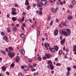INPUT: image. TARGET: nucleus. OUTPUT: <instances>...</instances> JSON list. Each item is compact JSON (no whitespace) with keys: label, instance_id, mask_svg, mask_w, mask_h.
Masks as SVG:
<instances>
[{"label":"nucleus","instance_id":"bb28decb","mask_svg":"<svg viewBox=\"0 0 76 76\" xmlns=\"http://www.w3.org/2000/svg\"><path fill=\"white\" fill-rule=\"evenodd\" d=\"M38 60H39V61H41L42 59H41V57L40 56L38 57Z\"/></svg>","mask_w":76,"mask_h":76},{"label":"nucleus","instance_id":"423d86ee","mask_svg":"<svg viewBox=\"0 0 76 76\" xmlns=\"http://www.w3.org/2000/svg\"><path fill=\"white\" fill-rule=\"evenodd\" d=\"M68 19L69 20L72 19H73V16H72V15H69L68 17Z\"/></svg>","mask_w":76,"mask_h":76},{"label":"nucleus","instance_id":"c03bdc74","mask_svg":"<svg viewBox=\"0 0 76 76\" xmlns=\"http://www.w3.org/2000/svg\"><path fill=\"white\" fill-rule=\"evenodd\" d=\"M18 76H22V74H21V73L19 72L18 73Z\"/></svg>","mask_w":76,"mask_h":76},{"label":"nucleus","instance_id":"09e8293b","mask_svg":"<svg viewBox=\"0 0 76 76\" xmlns=\"http://www.w3.org/2000/svg\"><path fill=\"white\" fill-rule=\"evenodd\" d=\"M14 6H15V7H17V6H19L18 4H14Z\"/></svg>","mask_w":76,"mask_h":76},{"label":"nucleus","instance_id":"f3484780","mask_svg":"<svg viewBox=\"0 0 76 76\" xmlns=\"http://www.w3.org/2000/svg\"><path fill=\"white\" fill-rule=\"evenodd\" d=\"M12 19L13 21H15L17 20V18L15 17H13L12 18Z\"/></svg>","mask_w":76,"mask_h":76},{"label":"nucleus","instance_id":"7c9ffc66","mask_svg":"<svg viewBox=\"0 0 76 76\" xmlns=\"http://www.w3.org/2000/svg\"><path fill=\"white\" fill-rule=\"evenodd\" d=\"M50 69H51L52 70H53L54 69V67L53 66V65H51V66H50Z\"/></svg>","mask_w":76,"mask_h":76},{"label":"nucleus","instance_id":"5701e85b","mask_svg":"<svg viewBox=\"0 0 76 76\" xmlns=\"http://www.w3.org/2000/svg\"><path fill=\"white\" fill-rule=\"evenodd\" d=\"M11 14L13 15H16L17 14V13H16V12H12L11 13Z\"/></svg>","mask_w":76,"mask_h":76},{"label":"nucleus","instance_id":"79ce46f5","mask_svg":"<svg viewBox=\"0 0 76 76\" xmlns=\"http://www.w3.org/2000/svg\"><path fill=\"white\" fill-rule=\"evenodd\" d=\"M2 53L3 54H5V53H6V52H5V51H4V50H2L1 51Z\"/></svg>","mask_w":76,"mask_h":76},{"label":"nucleus","instance_id":"a878e982","mask_svg":"<svg viewBox=\"0 0 76 76\" xmlns=\"http://www.w3.org/2000/svg\"><path fill=\"white\" fill-rule=\"evenodd\" d=\"M7 30L9 32H11V31L10 30V28H8L7 29Z\"/></svg>","mask_w":76,"mask_h":76},{"label":"nucleus","instance_id":"3c124183","mask_svg":"<svg viewBox=\"0 0 76 76\" xmlns=\"http://www.w3.org/2000/svg\"><path fill=\"white\" fill-rule=\"evenodd\" d=\"M13 31H16V27H14Z\"/></svg>","mask_w":76,"mask_h":76},{"label":"nucleus","instance_id":"680f3d73","mask_svg":"<svg viewBox=\"0 0 76 76\" xmlns=\"http://www.w3.org/2000/svg\"><path fill=\"white\" fill-rule=\"evenodd\" d=\"M57 60H58V58H56L55 59V61H57Z\"/></svg>","mask_w":76,"mask_h":76},{"label":"nucleus","instance_id":"37998d69","mask_svg":"<svg viewBox=\"0 0 76 76\" xmlns=\"http://www.w3.org/2000/svg\"><path fill=\"white\" fill-rule=\"evenodd\" d=\"M15 66V64H14V63L12 64L11 65H10V66L11 67H14Z\"/></svg>","mask_w":76,"mask_h":76},{"label":"nucleus","instance_id":"49530a36","mask_svg":"<svg viewBox=\"0 0 76 76\" xmlns=\"http://www.w3.org/2000/svg\"><path fill=\"white\" fill-rule=\"evenodd\" d=\"M9 16H10V15H9V14H8L7 15V17L8 18H10V17Z\"/></svg>","mask_w":76,"mask_h":76},{"label":"nucleus","instance_id":"9d476101","mask_svg":"<svg viewBox=\"0 0 76 76\" xmlns=\"http://www.w3.org/2000/svg\"><path fill=\"white\" fill-rule=\"evenodd\" d=\"M20 59L19 58V56H17L16 57V61L17 62V63H18Z\"/></svg>","mask_w":76,"mask_h":76},{"label":"nucleus","instance_id":"69168bd1","mask_svg":"<svg viewBox=\"0 0 76 76\" xmlns=\"http://www.w3.org/2000/svg\"><path fill=\"white\" fill-rule=\"evenodd\" d=\"M6 51H7V52L8 51V49H7V48H6L5 49V50Z\"/></svg>","mask_w":76,"mask_h":76},{"label":"nucleus","instance_id":"39448f33","mask_svg":"<svg viewBox=\"0 0 76 76\" xmlns=\"http://www.w3.org/2000/svg\"><path fill=\"white\" fill-rule=\"evenodd\" d=\"M54 48L56 51H57L58 50L59 48L58 47V46L54 45Z\"/></svg>","mask_w":76,"mask_h":76},{"label":"nucleus","instance_id":"a211bd4d","mask_svg":"<svg viewBox=\"0 0 76 76\" xmlns=\"http://www.w3.org/2000/svg\"><path fill=\"white\" fill-rule=\"evenodd\" d=\"M3 39L5 41H7V40H8V39H7V37L6 36H4L3 37Z\"/></svg>","mask_w":76,"mask_h":76},{"label":"nucleus","instance_id":"72a5a7b5","mask_svg":"<svg viewBox=\"0 0 76 76\" xmlns=\"http://www.w3.org/2000/svg\"><path fill=\"white\" fill-rule=\"evenodd\" d=\"M22 26L23 27H25V26H26V24L25 23H22Z\"/></svg>","mask_w":76,"mask_h":76},{"label":"nucleus","instance_id":"603ef678","mask_svg":"<svg viewBox=\"0 0 76 76\" xmlns=\"http://www.w3.org/2000/svg\"><path fill=\"white\" fill-rule=\"evenodd\" d=\"M25 4H26V5H27V6H28V5L29 4V2H26L25 3Z\"/></svg>","mask_w":76,"mask_h":76},{"label":"nucleus","instance_id":"4c0bfd02","mask_svg":"<svg viewBox=\"0 0 76 76\" xmlns=\"http://www.w3.org/2000/svg\"><path fill=\"white\" fill-rule=\"evenodd\" d=\"M74 49H73V51H75V49L76 48V45L74 46Z\"/></svg>","mask_w":76,"mask_h":76},{"label":"nucleus","instance_id":"6e6552de","mask_svg":"<svg viewBox=\"0 0 76 76\" xmlns=\"http://www.w3.org/2000/svg\"><path fill=\"white\" fill-rule=\"evenodd\" d=\"M58 33V30H56L54 32V35H57Z\"/></svg>","mask_w":76,"mask_h":76},{"label":"nucleus","instance_id":"4be33fe9","mask_svg":"<svg viewBox=\"0 0 76 76\" xmlns=\"http://www.w3.org/2000/svg\"><path fill=\"white\" fill-rule=\"evenodd\" d=\"M2 70H3V71H4V72H5V71L6 70V68L4 67V66H3L2 67Z\"/></svg>","mask_w":76,"mask_h":76},{"label":"nucleus","instance_id":"e2e57ef3","mask_svg":"<svg viewBox=\"0 0 76 76\" xmlns=\"http://www.w3.org/2000/svg\"><path fill=\"white\" fill-rule=\"evenodd\" d=\"M60 4L61 5H63V2H60Z\"/></svg>","mask_w":76,"mask_h":76},{"label":"nucleus","instance_id":"aec40b11","mask_svg":"<svg viewBox=\"0 0 76 76\" xmlns=\"http://www.w3.org/2000/svg\"><path fill=\"white\" fill-rule=\"evenodd\" d=\"M20 52L23 54H24V53H25V50H24V49H23V50H20Z\"/></svg>","mask_w":76,"mask_h":76},{"label":"nucleus","instance_id":"13d9d810","mask_svg":"<svg viewBox=\"0 0 76 76\" xmlns=\"http://www.w3.org/2000/svg\"><path fill=\"white\" fill-rule=\"evenodd\" d=\"M53 21H52L50 23V25H53Z\"/></svg>","mask_w":76,"mask_h":76},{"label":"nucleus","instance_id":"c9c22d12","mask_svg":"<svg viewBox=\"0 0 76 76\" xmlns=\"http://www.w3.org/2000/svg\"><path fill=\"white\" fill-rule=\"evenodd\" d=\"M56 66H61V64H60V63H58L56 64Z\"/></svg>","mask_w":76,"mask_h":76},{"label":"nucleus","instance_id":"7ed1b4c3","mask_svg":"<svg viewBox=\"0 0 76 76\" xmlns=\"http://www.w3.org/2000/svg\"><path fill=\"white\" fill-rule=\"evenodd\" d=\"M29 66H24V70L25 71H28L29 70Z\"/></svg>","mask_w":76,"mask_h":76},{"label":"nucleus","instance_id":"c85d7f7f","mask_svg":"<svg viewBox=\"0 0 76 76\" xmlns=\"http://www.w3.org/2000/svg\"><path fill=\"white\" fill-rule=\"evenodd\" d=\"M20 37L21 38H23L25 37V35L24 34H21L20 35Z\"/></svg>","mask_w":76,"mask_h":76},{"label":"nucleus","instance_id":"de8ad7c7","mask_svg":"<svg viewBox=\"0 0 76 76\" xmlns=\"http://www.w3.org/2000/svg\"><path fill=\"white\" fill-rule=\"evenodd\" d=\"M35 25L36 27L37 26V21H35Z\"/></svg>","mask_w":76,"mask_h":76},{"label":"nucleus","instance_id":"0e129e2a","mask_svg":"<svg viewBox=\"0 0 76 76\" xmlns=\"http://www.w3.org/2000/svg\"><path fill=\"white\" fill-rule=\"evenodd\" d=\"M43 60H45V59H46V57H44L43 58Z\"/></svg>","mask_w":76,"mask_h":76},{"label":"nucleus","instance_id":"393cba45","mask_svg":"<svg viewBox=\"0 0 76 76\" xmlns=\"http://www.w3.org/2000/svg\"><path fill=\"white\" fill-rule=\"evenodd\" d=\"M62 54V51L61 50H60L59 51L58 55L59 56H60Z\"/></svg>","mask_w":76,"mask_h":76},{"label":"nucleus","instance_id":"4468645a","mask_svg":"<svg viewBox=\"0 0 76 76\" xmlns=\"http://www.w3.org/2000/svg\"><path fill=\"white\" fill-rule=\"evenodd\" d=\"M44 46L45 47H48L50 46V44L46 43L44 44Z\"/></svg>","mask_w":76,"mask_h":76},{"label":"nucleus","instance_id":"20e7f679","mask_svg":"<svg viewBox=\"0 0 76 76\" xmlns=\"http://www.w3.org/2000/svg\"><path fill=\"white\" fill-rule=\"evenodd\" d=\"M37 7H42V3H41V1L40 2H39L37 3Z\"/></svg>","mask_w":76,"mask_h":76},{"label":"nucleus","instance_id":"5fc2aeb1","mask_svg":"<svg viewBox=\"0 0 76 76\" xmlns=\"http://www.w3.org/2000/svg\"><path fill=\"white\" fill-rule=\"evenodd\" d=\"M69 8H73V5H69Z\"/></svg>","mask_w":76,"mask_h":76},{"label":"nucleus","instance_id":"f704fd0d","mask_svg":"<svg viewBox=\"0 0 76 76\" xmlns=\"http://www.w3.org/2000/svg\"><path fill=\"white\" fill-rule=\"evenodd\" d=\"M63 26V24L62 23H61L60 25V28H61Z\"/></svg>","mask_w":76,"mask_h":76},{"label":"nucleus","instance_id":"864d4df0","mask_svg":"<svg viewBox=\"0 0 76 76\" xmlns=\"http://www.w3.org/2000/svg\"><path fill=\"white\" fill-rule=\"evenodd\" d=\"M1 35H2V36L4 35V32L3 31L1 32Z\"/></svg>","mask_w":76,"mask_h":76},{"label":"nucleus","instance_id":"c756f323","mask_svg":"<svg viewBox=\"0 0 76 76\" xmlns=\"http://www.w3.org/2000/svg\"><path fill=\"white\" fill-rule=\"evenodd\" d=\"M72 3L73 5L76 4V1H72Z\"/></svg>","mask_w":76,"mask_h":76},{"label":"nucleus","instance_id":"774afa93","mask_svg":"<svg viewBox=\"0 0 76 76\" xmlns=\"http://www.w3.org/2000/svg\"><path fill=\"white\" fill-rule=\"evenodd\" d=\"M36 13H39V10H37L36 12Z\"/></svg>","mask_w":76,"mask_h":76},{"label":"nucleus","instance_id":"ddd939ff","mask_svg":"<svg viewBox=\"0 0 76 76\" xmlns=\"http://www.w3.org/2000/svg\"><path fill=\"white\" fill-rule=\"evenodd\" d=\"M49 49L51 52H55V50H54V48H51L50 47H49Z\"/></svg>","mask_w":76,"mask_h":76},{"label":"nucleus","instance_id":"052dcab7","mask_svg":"<svg viewBox=\"0 0 76 76\" xmlns=\"http://www.w3.org/2000/svg\"><path fill=\"white\" fill-rule=\"evenodd\" d=\"M24 27L22 26L21 27V28L23 30V31H24L25 30V29L24 28Z\"/></svg>","mask_w":76,"mask_h":76},{"label":"nucleus","instance_id":"4d7b16f0","mask_svg":"<svg viewBox=\"0 0 76 76\" xmlns=\"http://www.w3.org/2000/svg\"><path fill=\"white\" fill-rule=\"evenodd\" d=\"M29 22H31V23H32V20H31V19H29Z\"/></svg>","mask_w":76,"mask_h":76},{"label":"nucleus","instance_id":"2eb2a0df","mask_svg":"<svg viewBox=\"0 0 76 76\" xmlns=\"http://www.w3.org/2000/svg\"><path fill=\"white\" fill-rule=\"evenodd\" d=\"M51 11L53 12V13H56L57 11H56V9H54V8H52L51 9Z\"/></svg>","mask_w":76,"mask_h":76},{"label":"nucleus","instance_id":"338daca9","mask_svg":"<svg viewBox=\"0 0 76 76\" xmlns=\"http://www.w3.org/2000/svg\"><path fill=\"white\" fill-rule=\"evenodd\" d=\"M37 59H38V58L37 57H35V60H37Z\"/></svg>","mask_w":76,"mask_h":76},{"label":"nucleus","instance_id":"f8f14e48","mask_svg":"<svg viewBox=\"0 0 76 76\" xmlns=\"http://www.w3.org/2000/svg\"><path fill=\"white\" fill-rule=\"evenodd\" d=\"M65 30L67 32L68 34L70 33L71 31L70 30V29L68 28H66Z\"/></svg>","mask_w":76,"mask_h":76},{"label":"nucleus","instance_id":"f257e3e1","mask_svg":"<svg viewBox=\"0 0 76 76\" xmlns=\"http://www.w3.org/2000/svg\"><path fill=\"white\" fill-rule=\"evenodd\" d=\"M8 56H9V57H10L11 58H12L14 56H15V53H12L10 51H8Z\"/></svg>","mask_w":76,"mask_h":76},{"label":"nucleus","instance_id":"f03ea898","mask_svg":"<svg viewBox=\"0 0 76 76\" xmlns=\"http://www.w3.org/2000/svg\"><path fill=\"white\" fill-rule=\"evenodd\" d=\"M41 1L42 5H46L47 3V1L46 0H42Z\"/></svg>","mask_w":76,"mask_h":76},{"label":"nucleus","instance_id":"dca6fc26","mask_svg":"<svg viewBox=\"0 0 76 76\" xmlns=\"http://www.w3.org/2000/svg\"><path fill=\"white\" fill-rule=\"evenodd\" d=\"M60 34L61 35H63L64 34V31L62 30H60Z\"/></svg>","mask_w":76,"mask_h":76},{"label":"nucleus","instance_id":"a18cd8bd","mask_svg":"<svg viewBox=\"0 0 76 76\" xmlns=\"http://www.w3.org/2000/svg\"><path fill=\"white\" fill-rule=\"evenodd\" d=\"M38 75V72H34V75Z\"/></svg>","mask_w":76,"mask_h":76},{"label":"nucleus","instance_id":"6ab92c4d","mask_svg":"<svg viewBox=\"0 0 76 76\" xmlns=\"http://www.w3.org/2000/svg\"><path fill=\"white\" fill-rule=\"evenodd\" d=\"M40 34V32L39 31V30H37V37H38L39 35V34Z\"/></svg>","mask_w":76,"mask_h":76},{"label":"nucleus","instance_id":"9b49d317","mask_svg":"<svg viewBox=\"0 0 76 76\" xmlns=\"http://www.w3.org/2000/svg\"><path fill=\"white\" fill-rule=\"evenodd\" d=\"M64 34L65 36H66V37H67L68 36V33H67V32H66L65 30L64 31Z\"/></svg>","mask_w":76,"mask_h":76},{"label":"nucleus","instance_id":"412c9836","mask_svg":"<svg viewBox=\"0 0 76 76\" xmlns=\"http://www.w3.org/2000/svg\"><path fill=\"white\" fill-rule=\"evenodd\" d=\"M64 42H65V39H64L62 40H61V44H63V43H64Z\"/></svg>","mask_w":76,"mask_h":76},{"label":"nucleus","instance_id":"e433bc0d","mask_svg":"<svg viewBox=\"0 0 76 76\" xmlns=\"http://www.w3.org/2000/svg\"><path fill=\"white\" fill-rule=\"evenodd\" d=\"M28 66L30 67V68H34V66L30 64H28Z\"/></svg>","mask_w":76,"mask_h":76},{"label":"nucleus","instance_id":"2f4dec72","mask_svg":"<svg viewBox=\"0 0 76 76\" xmlns=\"http://www.w3.org/2000/svg\"><path fill=\"white\" fill-rule=\"evenodd\" d=\"M50 20H51V16L50 15H49L48 17V21L49 22H50Z\"/></svg>","mask_w":76,"mask_h":76},{"label":"nucleus","instance_id":"ea45409f","mask_svg":"<svg viewBox=\"0 0 76 76\" xmlns=\"http://www.w3.org/2000/svg\"><path fill=\"white\" fill-rule=\"evenodd\" d=\"M67 70L68 71H70V70H71V68L69 67H68L67 68Z\"/></svg>","mask_w":76,"mask_h":76},{"label":"nucleus","instance_id":"b1692460","mask_svg":"<svg viewBox=\"0 0 76 76\" xmlns=\"http://www.w3.org/2000/svg\"><path fill=\"white\" fill-rule=\"evenodd\" d=\"M42 11H39L38 14L39 15H42Z\"/></svg>","mask_w":76,"mask_h":76},{"label":"nucleus","instance_id":"1a4fd4ad","mask_svg":"<svg viewBox=\"0 0 76 76\" xmlns=\"http://www.w3.org/2000/svg\"><path fill=\"white\" fill-rule=\"evenodd\" d=\"M48 64L50 66H51L53 65V63H52V62L51 61H48Z\"/></svg>","mask_w":76,"mask_h":76},{"label":"nucleus","instance_id":"bf43d9fd","mask_svg":"<svg viewBox=\"0 0 76 76\" xmlns=\"http://www.w3.org/2000/svg\"><path fill=\"white\" fill-rule=\"evenodd\" d=\"M6 75H10V74L9 73V72H7L6 73Z\"/></svg>","mask_w":76,"mask_h":76},{"label":"nucleus","instance_id":"58836bf2","mask_svg":"<svg viewBox=\"0 0 76 76\" xmlns=\"http://www.w3.org/2000/svg\"><path fill=\"white\" fill-rule=\"evenodd\" d=\"M32 72H34L36 71V69L35 68H33L31 69Z\"/></svg>","mask_w":76,"mask_h":76},{"label":"nucleus","instance_id":"cd10ccee","mask_svg":"<svg viewBox=\"0 0 76 76\" xmlns=\"http://www.w3.org/2000/svg\"><path fill=\"white\" fill-rule=\"evenodd\" d=\"M8 49L10 51H13V48L12 47H9L8 48Z\"/></svg>","mask_w":76,"mask_h":76},{"label":"nucleus","instance_id":"6e6d98bb","mask_svg":"<svg viewBox=\"0 0 76 76\" xmlns=\"http://www.w3.org/2000/svg\"><path fill=\"white\" fill-rule=\"evenodd\" d=\"M26 14V13L25 12H23L22 15L23 16H25V15Z\"/></svg>","mask_w":76,"mask_h":76},{"label":"nucleus","instance_id":"a19ab883","mask_svg":"<svg viewBox=\"0 0 76 76\" xmlns=\"http://www.w3.org/2000/svg\"><path fill=\"white\" fill-rule=\"evenodd\" d=\"M67 74H66V75L67 76H68L69 75H70V72L68 71L67 72Z\"/></svg>","mask_w":76,"mask_h":76},{"label":"nucleus","instance_id":"0eeeda50","mask_svg":"<svg viewBox=\"0 0 76 76\" xmlns=\"http://www.w3.org/2000/svg\"><path fill=\"white\" fill-rule=\"evenodd\" d=\"M46 56L47 58H50L51 56L50 55V54H47L46 55Z\"/></svg>","mask_w":76,"mask_h":76},{"label":"nucleus","instance_id":"8fccbe9b","mask_svg":"<svg viewBox=\"0 0 76 76\" xmlns=\"http://www.w3.org/2000/svg\"><path fill=\"white\" fill-rule=\"evenodd\" d=\"M18 21L20 23H22V20L21 19H19L18 20Z\"/></svg>","mask_w":76,"mask_h":76},{"label":"nucleus","instance_id":"473e14b6","mask_svg":"<svg viewBox=\"0 0 76 76\" xmlns=\"http://www.w3.org/2000/svg\"><path fill=\"white\" fill-rule=\"evenodd\" d=\"M12 12H15V11L16 10V9H15V8H12Z\"/></svg>","mask_w":76,"mask_h":76}]
</instances>
